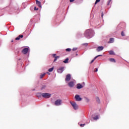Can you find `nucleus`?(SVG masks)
<instances>
[{"instance_id": "nucleus-2", "label": "nucleus", "mask_w": 129, "mask_h": 129, "mask_svg": "<svg viewBox=\"0 0 129 129\" xmlns=\"http://www.w3.org/2000/svg\"><path fill=\"white\" fill-rule=\"evenodd\" d=\"M70 103L73 106V107L75 110H77L78 109V105L76 103V102H71L70 101Z\"/></svg>"}, {"instance_id": "nucleus-17", "label": "nucleus", "mask_w": 129, "mask_h": 129, "mask_svg": "<svg viewBox=\"0 0 129 129\" xmlns=\"http://www.w3.org/2000/svg\"><path fill=\"white\" fill-rule=\"evenodd\" d=\"M114 41V38H110L108 41V43H113Z\"/></svg>"}, {"instance_id": "nucleus-28", "label": "nucleus", "mask_w": 129, "mask_h": 129, "mask_svg": "<svg viewBox=\"0 0 129 129\" xmlns=\"http://www.w3.org/2000/svg\"><path fill=\"white\" fill-rule=\"evenodd\" d=\"M98 68H96L95 70H94V72H98Z\"/></svg>"}, {"instance_id": "nucleus-11", "label": "nucleus", "mask_w": 129, "mask_h": 129, "mask_svg": "<svg viewBox=\"0 0 129 129\" xmlns=\"http://www.w3.org/2000/svg\"><path fill=\"white\" fill-rule=\"evenodd\" d=\"M83 87H84V86L81 83H78V84H77V88H78V89L83 88Z\"/></svg>"}, {"instance_id": "nucleus-3", "label": "nucleus", "mask_w": 129, "mask_h": 129, "mask_svg": "<svg viewBox=\"0 0 129 129\" xmlns=\"http://www.w3.org/2000/svg\"><path fill=\"white\" fill-rule=\"evenodd\" d=\"M51 96V95L49 94V93H44V94H42V97H43V98H45L46 99L50 98Z\"/></svg>"}, {"instance_id": "nucleus-8", "label": "nucleus", "mask_w": 129, "mask_h": 129, "mask_svg": "<svg viewBox=\"0 0 129 129\" xmlns=\"http://www.w3.org/2000/svg\"><path fill=\"white\" fill-rule=\"evenodd\" d=\"M29 51V48H28V47H26V48H24L23 50H22V52L23 53H24V54H26L27 53H28Z\"/></svg>"}, {"instance_id": "nucleus-26", "label": "nucleus", "mask_w": 129, "mask_h": 129, "mask_svg": "<svg viewBox=\"0 0 129 129\" xmlns=\"http://www.w3.org/2000/svg\"><path fill=\"white\" fill-rule=\"evenodd\" d=\"M71 48H67V49H66V51H71Z\"/></svg>"}, {"instance_id": "nucleus-29", "label": "nucleus", "mask_w": 129, "mask_h": 129, "mask_svg": "<svg viewBox=\"0 0 129 129\" xmlns=\"http://www.w3.org/2000/svg\"><path fill=\"white\" fill-rule=\"evenodd\" d=\"M99 2H100V0H96L95 5H96V4H97V3H99Z\"/></svg>"}, {"instance_id": "nucleus-24", "label": "nucleus", "mask_w": 129, "mask_h": 129, "mask_svg": "<svg viewBox=\"0 0 129 129\" xmlns=\"http://www.w3.org/2000/svg\"><path fill=\"white\" fill-rule=\"evenodd\" d=\"M46 73H43V74H41V75H40V78H43V77H44V76H45Z\"/></svg>"}, {"instance_id": "nucleus-36", "label": "nucleus", "mask_w": 129, "mask_h": 129, "mask_svg": "<svg viewBox=\"0 0 129 129\" xmlns=\"http://www.w3.org/2000/svg\"><path fill=\"white\" fill-rule=\"evenodd\" d=\"M83 45H86V46H87L88 43H85V44H83Z\"/></svg>"}, {"instance_id": "nucleus-37", "label": "nucleus", "mask_w": 129, "mask_h": 129, "mask_svg": "<svg viewBox=\"0 0 129 129\" xmlns=\"http://www.w3.org/2000/svg\"><path fill=\"white\" fill-rule=\"evenodd\" d=\"M75 0H70V1L71 2V3H73V2H74Z\"/></svg>"}, {"instance_id": "nucleus-30", "label": "nucleus", "mask_w": 129, "mask_h": 129, "mask_svg": "<svg viewBox=\"0 0 129 129\" xmlns=\"http://www.w3.org/2000/svg\"><path fill=\"white\" fill-rule=\"evenodd\" d=\"M77 47H74V48H73V50L74 51L77 50Z\"/></svg>"}, {"instance_id": "nucleus-34", "label": "nucleus", "mask_w": 129, "mask_h": 129, "mask_svg": "<svg viewBox=\"0 0 129 129\" xmlns=\"http://www.w3.org/2000/svg\"><path fill=\"white\" fill-rule=\"evenodd\" d=\"M34 10H38V8H36V7H34Z\"/></svg>"}, {"instance_id": "nucleus-15", "label": "nucleus", "mask_w": 129, "mask_h": 129, "mask_svg": "<svg viewBox=\"0 0 129 129\" xmlns=\"http://www.w3.org/2000/svg\"><path fill=\"white\" fill-rule=\"evenodd\" d=\"M93 118L94 120H97L99 119V115H96V116H93Z\"/></svg>"}, {"instance_id": "nucleus-18", "label": "nucleus", "mask_w": 129, "mask_h": 129, "mask_svg": "<svg viewBox=\"0 0 129 129\" xmlns=\"http://www.w3.org/2000/svg\"><path fill=\"white\" fill-rule=\"evenodd\" d=\"M69 58H67L64 60H63V62H64V63H67L69 62Z\"/></svg>"}, {"instance_id": "nucleus-40", "label": "nucleus", "mask_w": 129, "mask_h": 129, "mask_svg": "<svg viewBox=\"0 0 129 129\" xmlns=\"http://www.w3.org/2000/svg\"><path fill=\"white\" fill-rule=\"evenodd\" d=\"M12 42H13V41L12 40Z\"/></svg>"}, {"instance_id": "nucleus-39", "label": "nucleus", "mask_w": 129, "mask_h": 129, "mask_svg": "<svg viewBox=\"0 0 129 129\" xmlns=\"http://www.w3.org/2000/svg\"><path fill=\"white\" fill-rule=\"evenodd\" d=\"M45 0H44V3H45Z\"/></svg>"}, {"instance_id": "nucleus-19", "label": "nucleus", "mask_w": 129, "mask_h": 129, "mask_svg": "<svg viewBox=\"0 0 129 129\" xmlns=\"http://www.w3.org/2000/svg\"><path fill=\"white\" fill-rule=\"evenodd\" d=\"M54 67H52V68H50V69H49L48 70V72H52L53 70Z\"/></svg>"}, {"instance_id": "nucleus-12", "label": "nucleus", "mask_w": 129, "mask_h": 129, "mask_svg": "<svg viewBox=\"0 0 129 129\" xmlns=\"http://www.w3.org/2000/svg\"><path fill=\"white\" fill-rule=\"evenodd\" d=\"M36 4H37V5L40 7V8H41L42 7V5H41V3L40 2V1H38V0H36Z\"/></svg>"}, {"instance_id": "nucleus-31", "label": "nucleus", "mask_w": 129, "mask_h": 129, "mask_svg": "<svg viewBox=\"0 0 129 129\" xmlns=\"http://www.w3.org/2000/svg\"><path fill=\"white\" fill-rule=\"evenodd\" d=\"M84 125H85V123H84L83 124L82 123H81V124H80V126H84Z\"/></svg>"}, {"instance_id": "nucleus-38", "label": "nucleus", "mask_w": 129, "mask_h": 129, "mask_svg": "<svg viewBox=\"0 0 129 129\" xmlns=\"http://www.w3.org/2000/svg\"><path fill=\"white\" fill-rule=\"evenodd\" d=\"M47 74L50 75L49 72H47Z\"/></svg>"}, {"instance_id": "nucleus-35", "label": "nucleus", "mask_w": 129, "mask_h": 129, "mask_svg": "<svg viewBox=\"0 0 129 129\" xmlns=\"http://www.w3.org/2000/svg\"><path fill=\"white\" fill-rule=\"evenodd\" d=\"M101 16H102V18H103V16H104V14H103V12H102V15H101Z\"/></svg>"}, {"instance_id": "nucleus-5", "label": "nucleus", "mask_w": 129, "mask_h": 129, "mask_svg": "<svg viewBox=\"0 0 129 129\" xmlns=\"http://www.w3.org/2000/svg\"><path fill=\"white\" fill-rule=\"evenodd\" d=\"M75 98L76 101H80L82 100V98H81L79 95H76Z\"/></svg>"}, {"instance_id": "nucleus-20", "label": "nucleus", "mask_w": 129, "mask_h": 129, "mask_svg": "<svg viewBox=\"0 0 129 129\" xmlns=\"http://www.w3.org/2000/svg\"><path fill=\"white\" fill-rule=\"evenodd\" d=\"M110 61H113V62H115L116 60L115 58H109Z\"/></svg>"}, {"instance_id": "nucleus-1", "label": "nucleus", "mask_w": 129, "mask_h": 129, "mask_svg": "<svg viewBox=\"0 0 129 129\" xmlns=\"http://www.w3.org/2000/svg\"><path fill=\"white\" fill-rule=\"evenodd\" d=\"M84 35H85V37H86L88 39H90V38H92V37H93L94 35V31H93V30H92L91 29H90L89 30H87L85 32Z\"/></svg>"}, {"instance_id": "nucleus-7", "label": "nucleus", "mask_w": 129, "mask_h": 129, "mask_svg": "<svg viewBox=\"0 0 129 129\" xmlns=\"http://www.w3.org/2000/svg\"><path fill=\"white\" fill-rule=\"evenodd\" d=\"M104 49V46H98V47L96 49L97 51L99 52V51H102Z\"/></svg>"}, {"instance_id": "nucleus-23", "label": "nucleus", "mask_w": 129, "mask_h": 129, "mask_svg": "<svg viewBox=\"0 0 129 129\" xmlns=\"http://www.w3.org/2000/svg\"><path fill=\"white\" fill-rule=\"evenodd\" d=\"M57 58H59V56H56V55H55V58L54 59V61H56Z\"/></svg>"}, {"instance_id": "nucleus-21", "label": "nucleus", "mask_w": 129, "mask_h": 129, "mask_svg": "<svg viewBox=\"0 0 129 129\" xmlns=\"http://www.w3.org/2000/svg\"><path fill=\"white\" fill-rule=\"evenodd\" d=\"M96 101H97V102L98 103H100V100L99 97H96Z\"/></svg>"}, {"instance_id": "nucleus-32", "label": "nucleus", "mask_w": 129, "mask_h": 129, "mask_svg": "<svg viewBox=\"0 0 129 129\" xmlns=\"http://www.w3.org/2000/svg\"><path fill=\"white\" fill-rule=\"evenodd\" d=\"M55 55H56V54H52V56H53V57H54V58H55Z\"/></svg>"}, {"instance_id": "nucleus-9", "label": "nucleus", "mask_w": 129, "mask_h": 129, "mask_svg": "<svg viewBox=\"0 0 129 129\" xmlns=\"http://www.w3.org/2000/svg\"><path fill=\"white\" fill-rule=\"evenodd\" d=\"M71 78V74H68L66 76V81H70Z\"/></svg>"}, {"instance_id": "nucleus-25", "label": "nucleus", "mask_w": 129, "mask_h": 129, "mask_svg": "<svg viewBox=\"0 0 129 129\" xmlns=\"http://www.w3.org/2000/svg\"><path fill=\"white\" fill-rule=\"evenodd\" d=\"M112 2V0H108V2H107V5H110V4H111Z\"/></svg>"}, {"instance_id": "nucleus-41", "label": "nucleus", "mask_w": 129, "mask_h": 129, "mask_svg": "<svg viewBox=\"0 0 129 129\" xmlns=\"http://www.w3.org/2000/svg\"><path fill=\"white\" fill-rule=\"evenodd\" d=\"M42 1V0H39V1Z\"/></svg>"}, {"instance_id": "nucleus-10", "label": "nucleus", "mask_w": 129, "mask_h": 129, "mask_svg": "<svg viewBox=\"0 0 129 129\" xmlns=\"http://www.w3.org/2000/svg\"><path fill=\"white\" fill-rule=\"evenodd\" d=\"M68 85L70 87H73L75 86V83L74 81H71L68 83Z\"/></svg>"}, {"instance_id": "nucleus-4", "label": "nucleus", "mask_w": 129, "mask_h": 129, "mask_svg": "<svg viewBox=\"0 0 129 129\" xmlns=\"http://www.w3.org/2000/svg\"><path fill=\"white\" fill-rule=\"evenodd\" d=\"M62 100L60 99L56 100L54 102V104L55 105V106H60L61 105H62Z\"/></svg>"}, {"instance_id": "nucleus-27", "label": "nucleus", "mask_w": 129, "mask_h": 129, "mask_svg": "<svg viewBox=\"0 0 129 129\" xmlns=\"http://www.w3.org/2000/svg\"><path fill=\"white\" fill-rule=\"evenodd\" d=\"M121 35L123 37L124 36H125V34H124V32H121Z\"/></svg>"}, {"instance_id": "nucleus-22", "label": "nucleus", "mask_w": 129, "mask_h": 129, "mask_svg": "<svg viewBox=\"0 0 129 129\" xmlns=\"http://www.w3.org/2000/svg\"><path fill=\"white\" fill-rule=\"evenodd\" d=\"M109 54H110V55H114V54H115V53H114V51H113L112 50H110L109 51Z\"/></svg>"}, {"instance_id": "nucleus-16", "label": "nucleus", "mask_w": 129, "mask_h": 129, "mask_svg": "<svg viewBox=\"0 0 129 129\" xmlns=\"http://www.w3.org/2000/svg\"><path fill=\"white\" fill-rule=\"evenodd\" d=\"M21 38H23V35H19L18 37L16 38V40H20Z\"/></svg>"}, {"instance_id": "nucleus-33", "label": "nucleus", "mask_w": 129, "mask_h": 129, "mask_svg": "<svg viewBox=\"0 0 129 129\" xmlns=\"http://www.w3.org/2000/svg\"><path fill=\"white\" fill-rule=\"evenodd\" d=\"M86 100L87 101V102H89V99H88V98H86Z\"/></svg>"}, {"instance_id": "nucleus-6", "label": "nucleus", "mask_w": 129, "mask_h": 129, "mask_svg": "<svg viewBox=\"0 0 129 129\" xmlns=\"http://www.w3.org/2000/svg\"><path fill=\"white\" fill-rule=\"evenodd\" d=\"M63 71H64V67H60L57 69L58 73H62Z\"/></svg>"}, {"instance_id": "nucleus-14", "label": "nucleus", "mask_w": 129, "mask_h": 129, "mask_svg": "<svg viewBox=\"0 0 129 129\" xmlns=\"http://www.w3.org/2000/svg\"><path fill=\"white\" fill-rule=\"evenodd\" d=\"M43 94H42V93H37L36 94V96L37 97H38V98H41V97L42 96Z\"/></svg>"}, {"instance_id": "nucleus-13", "label": "nucleus", "mask_w": 129, "mask_h": 129, "mask_svg": "<svg viewBox=\"0 0 129 129\" xmlns=\"http://www.w3.org/2000/svg\"><path fill=\"white\" fill-rule=\"evenodd\" d=\"M99 56H102V54H99V55H97L94 57L93 59H92L90 62V63H92V62H94V60L96 59L97 57H99Z\"/></svg>"}]
</instances>
